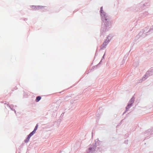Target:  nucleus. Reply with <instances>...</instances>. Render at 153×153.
I'll use <instances>...</instances> for the list:
<instances>
[{"instance_id": "f257e3e1", "label": "nucleus", "mask_w": 153, "mask_h": 153, "mask_svg": "<svg viewBox=\"0 0 153 153\" xmlns=\"http://www.w3.org/2000/svg\"><path fill=\"white\" fill-rule=\"evenodd\" d=\"M102 9V7H101L100 10V11L101 12V15L102 16V19L103 21L104 20H107L108 19V17L106 15V14H105L104 13L102 12V11H103Z\"/></svg>"}, {"instance_id": "f03ea898", "label": "nucleus", "mask_w": 153, "mask_h": 153, "mask_svg": "<svg viewBox=\"0 0 153 153\" xmlns=\"http://www.w3.org/2000/svg\"><path fill=\"white\" fill-rule=\"evenodd\" d=\"M107 45V42H103L102 45H101V49H104L105 48Z\"/></svg>"}, {"instance_id": "7ed1b4c3", "label": "nucleus", "mask_w": 153, "mask_h": 153, "mask_svg": "<svg viewBox=\"0 0 153 153\" xmlns=\"http://www.w3.org/2000/svg\"><path fill=\"white\" fill-rule=\"evenodd\" d=\"M95 147L94 146L90 147L88 149L89 152L90 153L94 151L95 150Z\"/></svg>"}, {"instance_id": "20e7f679", "label": "nucleus", "mask_w": 153, "mask_h": 153, "mask_svg": "<svg viewBox=\"0 0 153 153\" xmlns=\"http://www.w3.org/2000/svg\"><path fill=\"white\" fill-rule=\"evenodd\" d=\"M41 97L40 96H38L36 97V102H38L39 101V100L41 99Z\"/></svg>"}, {"instance_id": "39448f33", "label": "nucleus", "mask_w": 153, "mask_h": 153, "mask_svg": "<svg viewBox=\"0 0 153 153\" xmlns=\"http://www.w3.org/2000/svg\"><path fill=\"white\" fill-rule=\"evenodd\" d=\"M35 131L34 130L32 132L30 133L29 134L30 136H32L34 133H35Z\"/></svg>"}, {"instance_id": "423d86ee", "label": "nucleus", "mask_w": 153, "mask_h": 153, "mask_svg": "<svg viewBox=\"0 0 153 153\" xmlns=\"http://www.w3.org/2000/svg\"><path fill=\"white\" fill-rule=\"evenodd\" d=\"M38 125L37 124L36 125V126L34 130V131H35L36 132V130L37 129V128H38Z\"/></svg>"}, {"instance_id": "0eeeda50", "label": "nucleus", "mask_w": 153, "mask_h": 153, "mask_svg": "<svg viewBox=\"0 0 153 153\" xmlns=\"http://www.w3.org/2000/svg\"><path fill=\"white\" fill-rule=\"evenodd\" d=\"M29 140L27 138L25 140V143H27L29 141Z\"/></svg>"}, {"instance_id": "6e6552de", "label": "nucleus", "mask_w": 153, "mask_h": 153, "mask_svg": "<svg viewBox=\"0 0 153 153\" xmlns=\"http://www.w3.org/2000/svg\"><path fill=\"white\" fill-rule=\"evenodd\" d=\"M31 137V136H30V135L29 134L28 136V137H27V138L28 139H29V140L30 139V137Z\"/></svg>"}, {"instance_id": "1a4fd4ad", "label": "nucleus", "mask_w": 153, "mask_h": 153, "mask_svg": "<svg viewBox=\"0 0 153 153\" xmlns=\"http://www.w3.org/2000/svg\"><path fill=\"white\" fill-rule=\"evenodd\" d=\"M31 137V136H30V135L29 134L28 136V137H27V138L28 139H29V140L30 139V137Z\"/></svg>"}]
</instances>
